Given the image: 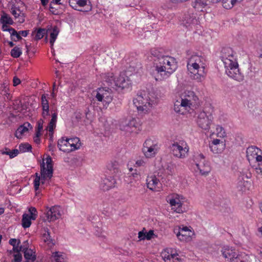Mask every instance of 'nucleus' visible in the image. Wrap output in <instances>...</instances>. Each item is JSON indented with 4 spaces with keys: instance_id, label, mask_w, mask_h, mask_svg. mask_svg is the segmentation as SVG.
Masks as SVG:
<instances>
[{
    "instance_id": "obj_31",
    "label": "nucleus",
    "mask_w": 262,
    "mask_h": 262,
    "mask_svg": "<svg viewBox=\"0 0 262 262\" xmlns=\"http://www.w3.org/2000/svg\"><path fill=\"white\" fill-rule=\"evenodd\" d=\"M250 257L245 253H237L231 262H250Z\"/></svg>"
},
{
    "instance_id": "obj_39",
    "label": "nucleus",
    "mask_w": 262,
    "mask_h": 262,
    "mask_svg": "<svg viewBox=\"0 0 262 262\" xmlns=\"http://www.w3.org/2000/svg\"><path fill=\"white\" fill-rule=\"evenodd\" d=\"M162 257L165 262L168 260H171V259H172L173 261H174V260H178V261H179L180 259L179 258L177 257L178 254H169V253L165 252L162 253Z\"/></svg>"
},
{
    "instance_id": "obj_40",
    "label": "nucleus",
    "mask_w": 262,
    "mask_h": 262,
    "mask_svg": "<svg viewBox=\"0 0 262 262\" xmlns=\"http://www.w3.org/2000/svg\"><path fill=\"white\" fill-rule=\"evenodd\" d=\"M28 131V128L26 126L20 125L16 130L15 136L17 138H21L22 135L26 132Z\"/></svg>"
},
{
    "instance_id": "obj_19",
    "label": "nucleus",
    "mask_w": 262,
    "mask_h": 262,
    "mask_svg": "<svg viewBox=\"0 0 262 262\" xmlns=\"http://www.w3.org/2000/svg\"><path fill=\"white\" fill-rule=\"evenodd\" d=\"M0 21L3 24L2 30L3 31H7L6 29H9L11 27H9L7 25H13L14 21L12 18L7 13H4L2 15Z\"/></svg>"
},
{
    "instance_id": "obj_47",
    "label": "nucleus",
    "mask_w": 262,
    "mask_h": 262,
    "mask_svg": "<svg viewBox=\"0 0 262 262\" xmlns=\"http://www.w3.org/2000/svg\"><path fill=\"white\" fill-rule=\"evenodd\" d=\"M41 106L42 111H46L49 109L48 101L44 95H42L41 96Z\"/></svg>"
},
{
    "instance_id": "obj_55",
    "label": "nucleus",
    "mask_w": 262,
    "mask_h": 262,
    "mask_svg": "<svg viewBox=\"0 0 262 262\" xmlns=\"http://www.w3.org/2000/svg\"><path fill=\"white\" fill-rule=\"evenodd\" d=\"M69 145H70V149H72V151L75 150V149H78L80 148V143H70L69 142Z\"/></svg>"
},
{
    "instance_id": "obj_34",
    "label": "nucleus",
    "mask_w": 262,
    "mask_h": 262,
    "mask_svg": "<svg viewBox=\"0 0 262 262\" xmlns=\"http://www.w3.org/2000/svg\"><path fill=\"white\" fill-rule=\"evenodd\" d=\"M47 168L46 171L49 177L53 176V167L52 164V159L50 156H48L46 159Z\"/></svg>"
},
{
    "instance_id": "obj_49",
    "label": "nucleus",
    "mask_w": 262,
    "mask_h": 262,
    "mask_svg": "<svg viewBox=\"0 0 262 262\" xmlns=\"http://www.w3.org/2000/svg\"><path fill=\"white\" fill-rule=\"evenodd\" d=\"M104 102L109 103L112 100V97L110 95L108 89L105 90L104 88Z\"/></svg>"
},
{
    "instance_id": "obj_24",
    "label": "nucleus",
    "mask_w": 262,
    "mask_h": 262,
    "mask_svg": "<svg viewBox=\"0 0 262 262\" xmlns=\"http://www.w3.org/2000/svg\"><path fill=\"white\" fill-rule=\"evenodd\" d=\"M245 174L240 175L238 178L237 188L239 191H244L246 188H248L250 185V183L248 181L244 180Z\"/></svg>"
},
{
    "instance_id": "obj_2",
    "label": "nucleus",
    "mask_w": 262,
    "mask_h": 262,
    "mask_svg": "<svg viewBox=\"0 0 262 262\" xmlns=\"http://www.w3.org/2000/svg\"><path fill=\"white\" fill-rule=\"evenodd\" d=\"M198 61H200V56L195 55L191 56L187 62V69L191 73L190 76L192 79L201 82L205 80V75L198 73L199 68V64L197 63Z\"/></svg>"
},
{
    "instance_id": "obj_13",
    "label": "nucleus",
    "mask_w": 262,
    "mask_h": 262,
    "mask_svg": "<svg viewBox=\"0 0 262 262\" xmlns=\"http://www.w3.org/2000/svg\"><path fill=\"white\" fill-rule=\"evenodd\" d=\"M182 99L187 103L188 105H189L190 108L198 103L199 98L193 91L186 92L184 98Z\"/></svg>"
},
{
    "instance_id": "obj_8",
    "label": "nucleus",
    "mask_w": 262,
    "mask_h": 262,
    "mask_svg": "<svg viewBox=\"0 0 262 262\" xmlns=\"http://www.w3.org/2000/svg\"><path fill=\"white\" fill-rule=\"evenodd\" d=\"M167 56L164 55L163 57L159 58L157 62L156 60H155L156 70L158 74L156 77L157 81L158 80H161V78L163 79V73L166 72V66H167V63L166 61L167 60Z\"/></svg>"
},
{
    "instance_id": "obj_6",
    "label": "nucleus",
    "mask_w": 262,
    "mask_h": 262,
    "mask_svg": "<svg viewBox=\"0 0 262 262\" xmlns=\"http://www.w3.org/2000/svg\"><path fill=\"white\" fill-rule=\"evenodd\" d=\"M226 73L233 80L240 81L243 80V76L239 71L238 64L237 61H233L229 66H225Z\"/></svg>"
},
{
    "instance_id": "obj_33",
    "label": "nucleus",
    "mask_w": 262,
    "mask_h": 262,
    "mask_svg": "<svg viewBox=\"0 0 262 262\" xmlns=\"http://www.w3.org/2000/svg\"><path fill=\"white\" fill-rule=\"evenodd\" d=\"M6 30H8L10 34L11 39L14 41H17L21 40L22 37L20 36L18 32H17L14 28H11L9 29H6Z\"/></svg>"
},
{
    "instance_id": "obj_4",
    "label": "nucleus",
    "mask_w": 262,
    "mask_h": 262,
    "mask_svg": "<svg viewBox=\"0 0 262 262\" xmlns=\"http://www.w3.org/2000/svg\"><path fill=\"white\" fill-rule=\"evenodd\" d=\"M196 123L198 126L203 129L208 130L212 123L213 117L211 114H207L203 111L197 114Z\"/></svg>"
},
{
    "instance_id": "obj_29",
    "label": "nucleus",
    "mask_w": 262,
    "mask_h": 262,
    "mask_svg": "<svg viewBox=\"0 0 262 262\" xmlns=\"http://www.w3.org/2000/svg\"><path fill=\"white\" fill-rule=\"evenodd\" d=\"M40 183L42 185H43L45 183L46 180L48 179L50 180L52 176L49 177L47 174V171H46V167L45 166V163L44 161L43 160L42 163L40 164Z\"/></svg>"
},
{
    "instance_id": "obj_53",
    "label": "nucleus",
    "mask_w": 262,
    "mask_h": 262,
    "mask_svg": "<svg viewBox=\"0 0 262 262\" xmlns=\"http://www.w3.org/2000/svg\"><path fill=\"white\" fill-rule=\"evenodd\" d=\"M13 256L14 259L12 260V262H21L23 257L20 253L14 254Z\"/></svg>"
},
{
    "instance_id": "obj_26",
    "label": "nucleus",
    "mask_w": 262,
    "mask_h": 262,
    "mask_svg": "<svg viewBox=\"0 0 262 262\" xmlns=\"http://www.w3.org/2000/svg\"><path fill=\"white\" fill-rule=\"evenodd\" d=\"M208 0H192L191 6L198 11H203V9L207 5V2Z\"/></svg>"
},
{
    "instance_id": "obj_50",
    "label": "nucleus",
    "mask_w": 262,
    "mask_h": 262,
    "mask_svg": "<svg viewBox=\"0 0 262 262\" xmlns=\"http://www.w3.org/2000/svg\"><path fill=\"white\" fill-rule=\"evenodd\" d=\"M19 154V150L17 149H13L12 151L9 150V152H2L3 155H9L10 158H14Z\"/></svg>"
},
{
    "instance_id": "obj_60",
    "label": "nucleus",
    "mask_w": 262,
    "mask_h": 262,
    "mask_svg": "<svg viewBox=\"0 0 262 262\" xmlns=\"http://www.w3.org/2000/svg\"><path fill=\"white\" fill-rule=\"evenodd\" d=\"M29 211L30 212L29 216H33V215H35L36 218L37 217V210L35 207H31L29 209Z\"/></svg>"
},
{
    "instance_id": "obj_48",
    "label": "nucleus",
    "mask_w": 262,
    "mask_h": 262,
    "mask_svg": "<svg viewBox=\"0 0 262 262\" xmlns=\"http://www.w3.org/2000/svg\"><path fill=\"white\" fill-rule=\"evenodd\" d=\"M40 177L38 173H35V178L34 180V187L35 191L39 189V186L40 184Z\"/></svg>"
},
{
    "instance_id": "obj_14",
    "label": "nucleus",
    "mask_w": 262,
    "mask_h": 262,
    "mask_svg": "<svg viewBox=\"0 0 262 262\" xmlns=\"http://www.w3.org/2000/svg\"><path fill=\"white\" fill-rule=\"evenodd\" d=\"M189 108H190L189 105H188L182 98L180 101L177 100L174 102V110L177 113L184 114L187 111H188Z\"/></svg>"
},
{
    "instance_id": "obj_56",
    "label": "nucleus",
    "mask_w": 262,
    "mask_h": 262,
    "mask_svg": "<svg viewBox=\"0 0 262 262\" xmlns=\"http://www.w3.org/2000/svg\"><path fill=\"white\" fill-rule=\"evenodd\" d=\"M145 230V229L144 228L143 229L139 231L138 233V237L140 239V241L141 240H144L146 238V232L144 231Z\"/></svg>"
},
{
    "instance_id": "obj_45",
    "label": "nucleus",
    "mask_w": 262,
    "mask_h": 262,
    "mask_svg": "<svg viewBox=\"0 0 262 262\" xmlns=\"http://www.w3.org/2000/svg\"><path fill=\"white\" fill-rule=\"evenodd\" d=\"M52 257L55 262H64L63 255L59 252H53Z\"/></svg>"
},
{
    "instance_id": "obj_1",
    "label": "nucleus",
    "mask_w": 262,
    "mask_h": 262,
    "mask_svg": "<svg viewBox=\"0 0 262 262\" xmlns=\"http://www.w3.org/2000/svg\"><path fill=\"white\" fill-rule=\"evenodd\" d=\"M133 102L139 111L145 113L156 106L158 100L157 97L152 96L150 93L141 91L133 100Z\"/></svg>"
},
{
    "instance_id": "obj_5",
    "label": "nucleus",
    "mask_w": 262,
    "mask_h": 262,
    "mask_svg": "<svg viewBox=\"0 0 262 262\" xmlns=\"http://www.w3.org/2000/svg\"><path fill=\"white\" fill-rule=\"evenodd\" d=\"M139 120L138 118H135L123 119L120 123V129L126 134H130L135 132L140 125Z\"/></svg>"
},
{
    "instance_id": "obj_35",
    "label": "nucleus",
    "mask_w": 262,
    "mask_h": 262,
    "mask_svg": "<svg viewBox=\"0 0 262 262\" xmlns=\"http://www.w3.org/2000/svg\"><path fill=\"white\" fill-rule=\"evenodd\" d=\"M150 53L152 56L155 58L154 60H156L157 61L164 56L163 50L162 49H152Z\"/></svg>"
},
{
    "instance_id": "obj_51",
    "label": "nucleus",
    "mask_w": 262,
    "mask_h": 262,
    "mask_svg": "<svg viewBox=\"0 0 262 262\" xmlns=\"http://www.w3.org/2000/svg\"><path fill=\"white\" fill-rule=\"evenodd\" d=\"M59 30L57 26H55L53 28L52 32L50 34V38L56 39L57 36L59 33Z\"/></svg>"
},
{
    "instance_id": "obj_9",
    "label": "nucleus",
    "mask_w": 262,
    "mask_h": 262,
    "mask_svg": "<svg viewBox=\"0 0 262 262\" xmlns=\"http://www.w3.org/2000/svg\"><path fill=\"white\" fill-rule=\"evenodd\" d=\"M158 149V145L154 144L151 139L146 140L143 144V152L146 158L153 157L157 153Z\"/></svg>"
},
{
    "instance_id": "obj_11",
    "label": "nucleus",
    "mask_w": 262,
    "mask_h": 262,
    "mask_svg": "<svg viewBox=\"0 0 262 262\" xmlns=\"http://www.w3.org/2000/svg\"><path fill=\"white\" fill-rule=\"evenodd\" d=\"M47 209L46 213H45V216H41L43 222L54 221L61 215L58 207L53 206L49 209L47 208Z\"/></svg>"
},
{
    "instance_id": "obj_12",
    "label": "nucleus",
    "mask_w": 262,
    "mask_h": 262,
    "mask_svg": "<svg viewBox=\"0 0 262 262\" xmlns=\"http://www.w3.org/2000/svg\"><path fill=\"white\" fill-rule=\"evenodd\" d=\"M167 60L166 61L167 63L166 72L163 73V79L169 77L177 68V62L174 58L167 56Z\"/></svg>"
},
{
    "instance_id": "obj_52",
    "label": "nucleus",
    "mask_w": 262,
    "mask_h": 262,
    "mask_svg": "<svg viewBox=\"0 0 262 262\" xmlns=\"http://www.w3.org/2000/svg\"><path fill=\"white\" fill-rule=\"evenodd\" d=\"M43 120L42 119H40L37 123V127L36 129V132L37 133H40L41 131L43 129Z\"/></svg>"
},
{
    "instance_id": "obj_17",
    "label": "nucleus",
    "mask_w": 262,
    "mask_h": 262,
    "mask_svg": "<svg viewBox=\"0 0 262 262\" xmlns=\"http://www.w3.org/2000/svg\"><path fill=\"white\" fill-rule=\"evenodd\" d=\"M11 13L19 23H23L25 21L26 14L20 10L19 7L13 5L11 8Z\"/></svg>"
},
{
    "instance_id": "obj_3",
    "label": "nucleus",
    "mask_w": 262,
    "mask_h": 262,
    "mask_svg": "<svg viewBox=\"0 0 262 262\" xmlns=\"http://www.w3.org/2000/svg\"><path fill=\"white\" fill-rule=\"evenodd\" d=\"M102 82H116L115 77L112 73H102L101 75ZM129 71H123L120 72L116 82H127L132 81L134 76Z\"/></svg>"
},
{
    "instance_id": "obj_25",
    "label": "nucleus",
    "mask_w": 262,
    "mask_h": 262,
    "mask_svg": "<svg viewBox=\"0 0 262 262\" xmlns=\"http://www.w3.org/2000/svg\"><path fill=\"white\" fill-rule=\"evenodd\" d=\"M159 182V179L155 175L148 177L146 179L147 187L151 190H155Z\"/></svg>"
},
{
    "instance_id": "obj_57",
    "label": "nucleus",
    "mask_w": 262,
    "mask_h": 262,
    "mask_svg": "<svg viewBox=\"0 0 262 262\" xmlns=\"http://www.w3.org/2000/svg\"><path fill=\"white\" fill-rule=\"evenodd\" d=\"M20 244V241L19 239H18L17 245L15 247H13V251L14 252H16V253H18V252L20 253V251H22L21 247L19 246Z\"/></svg>"
},
{
    "instance_id": "obj_23",
    "label": "nucleus",
    "mask_w": 262,
    "mask_h": 262,
    "mask_svg": "<svg viewBox=\"0 0 262 262\" xmlns=\"http://www.w3.org/2000/svg\"><path fill=\"white\" fill-rule=\"evenodd\" d=\"M167 202H169L171 206L172 209L174 210L176 212L181 213L183 212L182 204L181 203L180 200H177L175 199L170 198L169 199V201H167Z\"/></svg>"
},
{
    "instance_id": "obj_28",
    "label": "nucleus",
    "mask_w": 262,
    "mask_h": 262,
    "mask_svg": "<svg viewBox=\"0 0 262 262\" xmlns=\"http://www.w3.org/2000/svg\"><path fill=\"white\" fill-rule=\"evenodd\" d=\"M48 30L45 28H36L32 33L34 36V39L36 40H39L47 34Z\"/></svg>"
},
{
    "instance_id": "obj_61",
    "label": "nucleus",
    "mask_w": 262,
    "mask_h": 262,
    "mask_svg": "<svg viewBox=\"0 0 262 262\" xmlns=\"http://www.w3.org/2000/svg\"><path fill=\"white\" fill-rule=\"evenodd\" d=\"M40 133H37L36 132L35 135L33 138L34 142L36 144H39L40 142V139L39 138L40 136H41Z\"/></svg>"
},
{
    "instance_id": "obj_54",
    "label": "nucleus",
    "mask_w": 262,
    "mask_h": 262,
    "mask_svg": "<svg viewBox=\"0 0 262 262\" xmlns=\"http://www.w3.org/2000/svg\"><path fill=\"white\" fill-rule=\"evenodd\" d=\"M166 170H167L168 174L172 175L174 172V167L173 164L168 163L166 167Z\"/></svg>"
},
{
    "instance_id": "obj_7",
    "label": "nucleus",
    "mask_w": 262,
    "mask_h": 262,
    "mask_svg": "<svg viewBox=\"0 0 262 262\" xmlns=\"http://www.w3.org/2000/svg\"><path fill=\"white\" fill-rule=\"evenodd\" d=\"M221 58L225 66H229L233 61H237L234 52L231 48H223L221 51Z\"/></svg>"
},
{
    "instance_id": "obj_62",
    "label": "nucleus",
    "mask_w": 262,
    "mask_h": 262,
    "mask_svg": "<svg viewBox=\"0 0 262 262\" xmlns=\"http://www.w3.org/2000/svg\"><path fill=\"white\" fill-rule=\"evenodd\" d=\"M21 249L22 250V252L25 251V250H28L29 248V243L28 241H26L23 243L22 245H20Z\"/></svg>"
},
{
    "instance_id": "obj_42",
    "label": "nucleus",
    "mask_w": 262,
    "mask_h": 262,
    "mask_svg": "<svg viewBox=\"0 0 262 262\" xmlns=\"http://www.w3.org/2000/svg\"><path fill=\"white\" fill-rule=\"evenodd\" d=\"M104 88H99L97 90L95 98L100 102L104 101Z\"/></svg>"
},
{
    "instance_id": "obj_16",
    "label": "nucleus",
    "mask_w": 262,
    "mask_h": 262,
    "mask_svg": "<svg viewBox=\"0 0 262 262\" xmlns=\"http://www.w3.org/2000/svg\"><path fill=\"white\" fill-rule=\"evenodd\" d=\"M116 180L111 176L105 178L101 183V187L104 191H107L115 186Z\"/></svg>"
},
{
    "instance_id": "obj_30",
    "label": "nucleus",
    "mask_w": 262,
    "mask_h": 262,
    "mask_svg": "<svg viewBox=\"0 0 262 262\" xmlns=\"http://www.w3.org/2000/svg\"><path fill=\"white\" fill-rule=\"evenodd\" d=\"M179 148H180V144L178 143V142H174L170 146V148L172 155L177 158L183 159L184 158V155L180 154L178 152Z\"/></svg>"
},
{
    "instance_id": "obj_20",
    "label": "nucleus",
    "mask_w": 262,
    "mask_h": 262,
    "mask_svg": "<svg viewBox=\"0 0 262 262\" xmlns=\"http://www.w3.org/2000/svg\"><path fill=\"white\" fill-rule=\"evenodd\" d=\"M57 120V113L54 112L52 114V118L50 120L48 128L50 134V140L52 141L53 130L56 127V124Z\"/></svg>"
},
{
    "instance_id": "obj_43",
    "label": "nucleus",
    "mask_w": 262,
    "mask_h": 262,
    "mask_svg": "<svg viewBox=\"0 0 262 262\" xmlns=\"http://www.w3.org/2000/svg\"><path fill=\"white\" fill-rule=\"evenodd\" d=\"M10 53L11 56L13 58H18L21 55L22 52L20 48L18 47H15L11 50Z\"/></svg>"
},
{
    "instance_id": "obj_58",
    "label": "nucleus",
    "mask_w": 262,
    "mask_h": 262,
    "mask_svg": "<svg viewBox=\"0 0 262 262\" xmlns=\"http://www.w3.org/2000/svg\"><path fill=\"white\" fill-rule=\"evenodd\" d=\"M211 151L214 153H220L221 152L223 149L221 146L214 145L212 148H210Z\"/></svg>"
},
{
    "instance_id": "obj_63",
    "label": "nucleus",
    "mask_w": 262,
    "mask_h": 262,
    "mask_svg": "<svg viewBox=\"0 0 262 262\" xmlns=\"http://www.w3.org/2000/svg\"><path fill=\"white\" fill-rule=\"evenodd\" d=\"M154 235V231L152 230H149L148 232H146V238L147 240L151 239Z\"/></svg>"
},
{
    "instance_id": "obj_59",
    "label": "nucleus",
    "mask_w": 262,
    "mask_h": 262,
    "mask_svg": "<svg viewBox=\"0 0 262 262\" xmlns=\"http://www.w3.org/2000/svg\"><path fill=\"white\" fill-rule=\"evenodd\" d=\"M52 4H54L53 2H51L50 4L49 10L53 14L56 15L58 14L57 9L52 6Z\"/></svg>"
},
{
    "instance_id": "obj_36",
    "label": "nucleus",
    "mask_w": 262,
    "mask_h": 262,
    "mask_svg": "<svg viewBox=\"0 0 262 262\" xmlns=\"http://www.w3.org/2000/svg\"><path fill=\"white\" fill-rule=\"evenodd\" d=\"M192 160L193 162V163L197 166V164H200L202 162V161H204V160H205V156L203 155V154L201 153L196 152L194 153V154L193 155L192 157Z\"/></svg>"
},
{
    "instance_id": "obj_41",
    "label": "nucleus",
    "mask_w": 262,
    "mask_h": 262,
    "mask_svg": "<svg viewBox=\"0 0 262 262\" xmlns=\"http://www.w3.org/2000/svg\"><path fill=\"white\" fill-rule=\"evenodd\" d=\"M124 83H111L112 88L118 93L122 92L126 86L123 85Z\"/></svg>"
},
{
    "instance_id": "obj_37",
    "label": "nucleus",
    "mask_w": 262,
    "mask_h": 262,
    "mask_svg": "<svg viewBox=\"0 0 262 262\" xmlns=\"http://www.w3.org/2000/svg\"><path fill=\"white\" fill-rule=\"evenodd\" d=\"M260 151L259 149L255 146H251L247 148L246 150L247 157L249 159V156L254 158L258 151Z\"/></svg>"
},
{
    "instance_id": "obj_44",
    "label": "nucleus",
    "mask_w": 262,
    "mask_h": 262,
    "mask_svg": "<svg viewBox=\"0 0 262 262\" xmlns=\"http://www.w3.org/2000/svg\"><path fill=\"white\" fill-rule=\"evenodd\" d=\"M19 151L22 152L31 151L32 146L29 143H21L19 146Z\"/></svg>"
},
{
    "instance_id": "obj_21",
    "label": "nucleus",
    "mask_w": 262,
    "mask_h": 262,
    "mask_svg": "<svg viewBox=\"0 0 262 262\" xmlns=\"http://www.w3.org/2000/svg\"><path fill=\"white\" fill-rule=\"evenodd\" d=\"M57 146L60 150L64 152H70L72 151V149H70L69 142L67 141L64 137H62L58 141Z\"/></svg>"
},
{
    "instance_id": "obj_18",
    "label": "nucleus",
    "mask_w": 262,
    "mask_h": 262,
    "mask_svg": "<svg viewBox=\"0 0 262 262\" xmlns=\"http://www.w3.org/2000/svg\"><path fill=\"white\" fill-rule=\"evenodd\" d=\"M221 252L223 256L225 258H227L230 262H231L232 258H233L237 253V252L235 249L228 246L224 247L222 248Z\"/></svg>"
},
{
    "instance_id": "obj_46",
    "label": "nucleus",
    "mask_w": 262,
    "mask_h": 262,
    "mask_svg": "<svg viewBox=\"0 0 262 262\" xmlns=\"http://www.w3.org/2000/svg\"><path fill=\"white\" fill-rule=\"evenodd\" d=\"M214 145L221 146V148H224L225 147V144L224 143V142L221 141L220 139H214L211 142V143L210 145V148H212V147L214 146Z\"/></svg>"
},
{
    "instance_id": "obj_22",
    "label": "nucleus",
    "mask_w": 262,
    "mask_h": 262,
    "mask_svg": "<svg viewBox=\"0 0 262 262\" xmlns=\"http://www.w3.org/2000/svg\"><path fill=\"white\" fill-rule=\"evenodd\" d=\"M196 167L202 175H207L211 170V167L208 162L205 160L200 164H197Z\"/></svg>"
},
{
    "instance_id": "obj_10",
    "label": "nucleus",
    "mask_w": 262,
    "mask_h": 262,
    "mask_svg": "<svg viewBox=\"0 0 262 262\" xmlns=\"http://www.w3.org/2000/svg\"><path fill=\"white\" fill-rule=\"evenodd\" d=\"M174 232L177 237L181 241H189L193 235L192 231L186 226L179 227L178 229H174Z\"/></svg>"
},
{
    "instance_id": "obj_27",
    "label": "nucleus",
    "mask_w": 262,
    "mask_h": 262,
    "mask_svg": "<svg viewBox=\"0 0 262 262\" xmlns=\"http://www.w3.org/2000/svg\"><path fill=\"white\" fill-rule=\"evenodd\" d=\"M35 215L30 216L29 214L24 213L22 216L21 225L24 228H29L31 225V220H35Z\"/></svg>"
},
{
    "instance_id": "obj_15",
    "label": "nucleus",
    "mask_w": 262,
    "mask_h": 262,
    "mask_svg": "<svg viewBox=\"0 0 262 262\" xmlns=\"http://www.w3.org/2000/svg\"><path fill=\"white\" fill-rule=\"evenodd\" d=\"M88 2L90 3V2L89 0H69V5L74 9L81 11V10L78 9L77 7H84L86 6L87 9L85 11H89L91 10L92 6L91 5H88Z\"/></svg>"
},
{
    "instance_id": "obj_32",
    "label": "nucleus",
    "mask_w": 262,
    "mask_h": 262,
    "mask_svg": "<svg viewBox=\"0 0 262 262\" xmlns=\"http://www.w3.org/2000/svg\"><path fill=\"white\" fill-rule=\"evenodd\" d=\"M24 257L26 260H30L32 262H34L36 259L35 252L31 249L25 250L24 252Z\"/></svg>"
},
{
    "instance_id": "obj_38",
    "label": "nucleus",
    "mask_w": 262,
    "mask_h": 262,
    "mask_svg": "<svg viewBox=\"0 0 262 262\" xmlns=\"http://www.w3.org/2000/svg\"><path fill=\"white\" fill-rule=\"evenodd\" d=\"M178 143L180 144V148H179V153L184 155V158L187 155L189 150L188 147L186 146V143L183 141H180Z\"/></svg>"
},
{
    "instance_id": "obj_64",
    "label": "nucleus",
    "mask_w": 262,
    "mask_h": 262,
    "mask_svg": "<svg viewBox=\"0 0 262 262\" xmlns=\"http://www.w3.org/2000/svg\"><path fill=\"white\" fill-rule=\"evenodd\" d=\"M130 177H132L135 181L138 180L140 178V176L137 172H133L129 176Z\"/></svg>"
}]
</instances>
